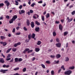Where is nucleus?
Here are the masks:
<instances>
[{
    "label": "nucleus",
    "instance_id": "nucleus-48",
    "mask_svg": "<svg viewBox=\"0 0 75 75\" xmlns=\"http://www.w3.org/2000/svg\"><path fill=\"white\" fill-rule=\"evenodd\" d=\"M56 41L57 42H59V39L58 38H57L56 39Z\"/></svg>",
    "mask_w": 75,
    "mask_h": 75
},
{
    "label": "nucleus",
    "instance_id": "nucleus-26",
    "mask_svg": "<svg viewBox=\"0 0 75 75\" xmlns=\"http://www.w3.org/2000/svg\"><path fill=\"white\" fill-rule=\"evenodd\" d=\"M46 18H48V17H50V13H47L46 15Z\"/></svg>",
    "mask_w": 75,
    "mask_h": 75
},
{
    "label": "nucleus",
    "instance_id": "nucleus-58",
    "mask_svg": "<svg viewBox=\"0 0 75 75\" xmlns=\"http://www.w3.org/2000/svg\"><path fill=\"white\" fill-rule=\"evenodd\" d=\"M10 59H11L10 58H8L6 59V61H9V60H10Z\"/></svg>",
    "mask_w": 75,
    "mask_h": 75
},
{
    "label": "nucleus",
    "instance_id": "nucleus-12",
    "mask_svg": "<svg viewBox=\"0 0 75 75\" xmlns=\"http://www.w3.org/2000/svg\"><path fill=\"white\" fill-rule=\"evenodd\" d=\"M36 32H39L40 31V28L39 27L36 28L35 29Z\"/></svg>",
    "mask_w": 75,
    "mask_h": 75
},
{
    "label": "nucleus",
    "instance_id": "nucleus-41",
    "mask_svg": "<svg viewBox=\"0 0 75 75\" xmlns=\"http://www.w3.org/2000/svg\"><path fill=\"white\" fill-rule=\"evenodd\" d=\"M22 61V59L21 58H19L18 59V61L19 62H21Z\"/></svg>",
    "mask_w": 75,
    "mask_h": 75
},
{
    "label": "nucleus",
    "instance_id": "nucleus-31",
    "mask_svg": "<svg viewBox=\"0 0 75 75\" xmlns=\"http://www.w3.org/2000/svg\"><path fill=\"white\" fill-rule=\"evenodd\" d=\"M41 65L42 67V68H45V65H44V64H41Z\"/></svg>",
    "mask_w": 75,
    "mask_h": 75
},
{
    "label": "nucleus",
    "instance_id": "nucleus-38",
    "mask_svg": "<svg viewBox=\"0 0 75 75\" xmlns=\"http://www.w3.org/2000/svg\"><path fill=\"white\" fill-rule=\"evenodd\" d=\"M61 68L63 69V70H65V68H64V65H62V67H61Z\"/></svg>",
    "mask_w": 75,
    "mask_h": 75
},
{
    "label": "nucleus",
    "instance_id": "nucleus-40",
    "mask_svg": "<svg viewBox=\"0 0 75 75\" xmlns=\"http://www.w3.org/2000/svg\"><path fill=\"white\" fill-rule=\"evenodd\" d=\"M15 2L16 3V4H15L16 6H18V1H15Z\"/></svg>",
    "mask_w": 75,
    "mask_h": 75
},
{
    "label": "nucleus",
    "instance_id": "nucleus-33",
    "mask_svg": "<svg viewBox=\"0 0 75 75\" xmlns=\"http://www.w3.org/2000/svg\"><path fill=\"white\" fill-rule=\"evenodd\" d=\"M33 50H28V54H29V53H30V52H33Z\"/></svg>",
    "mask_w": 75,
    "mask_h": 75
},
{
    "label": "nucleus",
    "instance_id": "nucleus-55",
    "mask_svg": "<svg viewBox=\"0 0 75 75\" xmlns=\"http://www.w3.org/2000/svg\"><path fill=\"white\" fill-rule=\"evenodd\" d=\"M15 31H16V28H14L12 30L13 33H14V32H15Z\"/></svg>",
    "mask_w": 75,
    "mask_h": 75
},
{
    "label": "nucleus",
    "instance_id": "nucleus-9",
    "mask_svg": "<svg viewBox=\"0 0 75 75\" xmlns=\"http://www.w3.org/2000/svg\"><path fill=\"white\" fill-rule=\"evenodd\" d=\"M0 62L2 64L4 63V59L3 58H0Z\"/></svg>",
    "mask_w": 75,
    "mask_h": 75
},
{
    "label": "nucleus",
    "instance_id": "nucleus-49",
    "mask_svg": "<svg viewBox=\"0 0 75 75\" xmlns=\"http://www.w3.org/2000/svg\"><path fill=\"white\" fill-rule=\"evenodd\" d=\"M51 73L52 75H54V71L52 70L51 72Z\"/></svg>",
    "mask_w": 75,
    "mask_h": 75
},
{
    "label": "nucleus",
    "instance_id": "nucleus-42",
    "mask_svg": "<svg viewBox=\"0 0 75 75\" xmlns=\"http://www.w3.org/2000/svg\"><path fill=\"white\" fill-rule=\"evenodd\" d=\"M34 5H35V3H33L31 5V7H34Z\"/></svg>",
    "mask_w": 75,
    "mask_h": 75
},
{
    "label": "nucleus",
    "instance_id": "nucleus-27",
    "mask_svg": "<svg viewBox=\"0 0 75 75\" xmlns=\"http://www.w3.org/2000/svg\"><path fill=\"white\" fill-rule=\"evenodd\" d=\"M54 62H55V64H59V60H57V61L56 60L54 61Z\"/></svg>",
    "mask_w": 75,
    "mask_h": 75
},
{
    "label": "nucleus",
    "instance_id": "nucleus-52",
    "mask_svg": "<svg viewBox=\"0 0 75 75\" xmlns=\"http://www.w3.org/2000/svg\"><path fill=\"white\" fill-rule=\"evenodd\" d=\"M13 61H14V59L13 58H12V59L10 61V62H13Z\"/></svg>",
    "mask_w": 75,
    "mask_h": 75
},
{
    "label": "nucleus",
    "instance_id": "nucleus-1",
    "mask_svg": "<svg viewBox=\"0 0 75 75\" xmlns=\"http://www.w3.org/2000/svg\"><path fill=\"white\" fill-rule=\"evenodd\" d=\"M17 18V15H14L12 17V18L9 21V23L10 24L13 23L14 22V21H16V19Z\"/></svg>",
    "mask_w": 75,
    "mask_h": 75
},
{
    "label": "nucleus",
    "instance_id": "nucleus-51",
    "mask_svg": "<svg viewBox=\"0 0 75 75\" xmlns=\"http://www.w3.org/2000/svg\"><path fill=\"white\" fill-rule=\"evenodd\" d=\"M30 13H33L34 12L33 11V10H30Z\"/></svg>",
    "mask_w": 75,
    "mask_h": 75
},
{
    "label": "nucleus",
    "instance_id": "nucleus-43",
    "mask_svg": "<svg viewBox=\"0 0 75 75\" xmlns=\"http://www.w3.org/2000/svg\"><path fill=\"white\" fill-rule=\"evenodd\" d=\"M23 72H25L26 71V68H25L23 69Z\"/></svg>",
    "mask_w": 75,
    "mask_h": 75
},
{
    "label": "nucleus",
    "instance_id": "nucleus-6",
    "mask_svg": "<svg viewBox=\"0 0 75 75\" xmlns=\"http://www.w3.org/2000/svg\"><path fill=\"white\" fill-rule=\"evenodd\" d=\"M4 3L6 4V6L7 7H8L9 6H10V3L8 2V1H4Z\"/></svg>",
    "mask_w": 75,
    "mask_h": 75
},
{
    "label": "nucleus",
    "instance_id": "nucleus-23",
    "mask_svg": "<svg viewBox=\"0 0 75 75\" xmlns=\"http://www.w3.org/2000/svg\"><path fill=\"white\" fill-rule=\"evenodd\" d=\"M68 34V32H65L64 33V36H65L66 35H67V34Z\"/></svg>",
    "mask_w": 75,
    "mask_h": 75
},
{
    "label": "nucleus",
    "instance_id": "nucleus-13",
    "mask_svg": "<svg viewBox=\"0 0 75 75\" xmlns=\"http://www.w3.org/2000/svg\"><path fill=\"white\" fill-rule=\"evenodd\" d=\"M30 25L31 26L32 28H34V26H35V25H34V22H31Z\"/></svg>",
    "mask_w": 75,
    "mask_h": 75
},
{
    "label": "nucleus",
    "instance_id": "nucleus-59",
    "mask_svg": "<svg viewBox=\"0 0 75 75\" xmlns=\"http://www.w3.org/2000/svg\"><path fill=\"white\" fill-rule=\"evenodd\" d=\"M21 12L22 13H24L25 12V11L23 10H22L21 11Z\"/></svg>",
    "mask_w": 75,
    "mask_h": 75
},
{
    "label": "nucleus",
    "instance_id": "nucleus-64",
    "mask_svg": "<svg viewBox=\"0 0 75 75\" xmlns=\"http://www.w3.org/2000/svg\"><path fill=\"white\" fill-rule=\"evenodd\" d=\"M18 26H20V25H21V23H18Z\"/></svg>",
    "mask_w": 75,
    "mask_h": 75
},
{
    "label": "nucleus",
    "instance_id": "nucleus-56",
    "mask_svg": "<svg viewBox=\"0 0 75 75\" xmlns=\"http://www.w3.org/2000/svg\"><path fill=\"white\" fill-rule=\"evenodd\" d=\"M23 7V6L21 5H20V6L19 7V8L20 9H21L22 8V7Z\"/></svg>",
    "mask_w": 75,
    "mask_h": 75
},
{
    "label": "nucleus",
    "instance_id": "nucleus-19",
    "mask_svg": "<svg viewBox=\"0 0 75 75\" xmlns=\"http://www.w3.org/2000/svg\"><path fill=\"white\" fill-rule=\"evenodd\" d=\"M69 58L68 57H65V61H66V62H67L69 61Z\"/></svg>",
    "mask_w": 75,
    "mask_h": 75
},
{
    "label": "nucleus",
    "instance_id": "nucleus-47",
    "mask_svg": "<svg viewBox=\"0 0 75 75\" xmlns=\"http://www.w3.org/2000/svg\"><path fill=\"white\" fill-rule=\"evenodd\" d=\"M55 55H51L50 56V57H51V58H54V57H55Z\"/></svg>",
    "mask_w": 75,
    "mask_h": 75
},
{
    "label": "nucleus",
    "instance_id": "nucleus-60",
    "mask_svg": "<svg viewBox=\"0 0 75 75\" xmlns=\"http://www.w3.org/2000/svg\"><path fill=\"white\" fill-rule=\"evenodd\" d=\"M55 23H56V24H59V21H55Z\"/></svg>",
    "mask_w": 75,
    "mask_h": 75
},
{
    "label": "nucleus",
    "instance_id": "nucleus-24",
    "mask_svg": "<svg viewBox=\"0 0 75 75\" xmlns=\"http://www.w3.org/2000/svg\"><path fill=\"white\" fill-rule=\"evenodd\" d=\"M41 44V42L40 41H38V43H37V45H40Z\"/></svg>",
    "mask_w": 75,
    "mask_h": 75
},
{
    "label": "nucleus",
    "instance_id": "nucleus-8",
    "mask_svg": "<svg viewBox=\"0 0 75 75\" xmlns=\"http://www.w3.org/2000/svg\"><path fill=\"white\" fill-rule=\"evenodd\" d=\"M21 44V42H18L16 44H15L14 45L13 47H17V46H18V45H20Z\"/></svg>",
    "mask_w": 75,
    "mask_h": 75
},
{
    "label": "nucleus",
    "instance_id": "nucleus-44",
    "mask_svg": "<svg viewBox=\"0 0 75 75\" xmlns=\"http://www.w3.org/2000/svg\"><path fill=\"white\" fill-rule=\"evenodd\" d=\"M23 29L25 31H27V29L25 27H24L23 28Z\"/></svg>",
    "mask_w": 75,
    "mask_h": 75
},
{
    "label": "nucleus",
    "instance_id": "nucleus-63",
    "mask_svg": "<svg viewBox=\"0 0 75 75\" xmlns=\"http://www.w3.org/2000/svg\"><path fill=\"white\" fill-rule=\"evenodd\" d=\"M3 16H1L0 17V20H3Z\"/></svg>",
    "mask_w": 75,
    "mask_h": 75
},
{
    "label": "nucleus",
    "instance_id": "nucleus-3",
    "mask_svg": "<svg viewBox=\"0 0 75 75\" xmlns=\"http://www.w3.org/2000/svg\"><path fill=\"white\" fill-rule=\"evenodd\" d=\"M31 33H30L29 35H28V38H29V39H28V40L27 39L25 40V42H29V41L31 40Z\"/></svg>",
    "mask_w": 75,
    "mask_h": 75
},
{
    "label": "nucleus",
    "instance_id": "nucleus-34",
    "mask_svg": "<svg viewBox=\"0 0 75 75\" xmlns=\"http://www.w3.org/2000/svg\"><path fill=\"white\" fill-rule=\"evenodd\" d=\"M41 18H42V21H44V16H41Z\"/></svg>",
    "mask_w": 75,
    "mask_h": 75
},
{
    "label": "nucleus",
    "instance_id": "nucleus-4",
    "mask_svg": "<svg viewBox=\"0 0 75 75\" xmlns=\"http://www.w3.org/2000/svg\"><path fill=\"white\" fill-rule=\"evenodd\" d=\"M67 22L68 23H70L71 21H72V20H73V18H71L70 19H69V17H67Z\"/></svg>",
    "mask_w": 75,
    "mask_h": 75
},
{
    "label": "nucleus",
    "instance_id": "nucleus-10",
    "mask_svg": "<svg viewBox=\"0 0 75 75\" xmlns=\"http://www.w3.org/2000/svg\"><path fill=\"white\" fill-rule=\"evenodd\" d=\"M62 28H63V27L61 24H60L59 25V30H60L61 31H62Z\"/></svg>",
    "mask_w": 75,
    "mask_h": 75
},
{
    "label": "nucleus",
    "instance_id": "nucleus-61",
    "mask_svg": "<svg viewBox=\"0 0 75 75\" xmlns=\"http://www.w3.org/2000/svg\"><path fill=\"white\" fill-rule=\"evenodd\" d=\"M61 69H59L58 71V73L59 74V73L61 72Z\"/></svg>",
    "mask_w": 75,
    "mask_h": 75
},
{
    "label": "nucleus",
    "instance_id": "nucleus-17",
    "mask_svg": "<svg viewBox=\"0 0 75 75\" xmlns=\"http://www.w3.org/2000/svg\"><path fill=\"white\" fill-rule=\"evenodd\" d=\"M36 16H37L38 18L39 17V16H38V15L37 14H35L33 16V18H36Z\"/></svg>",
    "mask_w": 75,
    "mask_h": 75
},
{
    "label": "nucleus",
    "instance_id": "nucleus-30",
    "mask_svg": "<svg viewBox=\"0 0 75 75\" xmlns=\"http://www.w3.org/2000/svg\"><path fill=\"white\" fill-rule=\"evenodd\" d=\"M0 38L1 40H4V39H5L6 38L4 37V36H0Z\"/></svg>",
    "mask_w": 75,
    "mask_h": 75
},
{
    "label": "nucleus",
    "instance_id": "nucleus-16",
    "mask_svg": "<svg viewBox=\"0 0 75 75\" xmlns=\"http://www.w3.org/2000/svg\"><path fill=\"white\" fill-rule=\"evenodd\" d=\"M35 23L36 24V25H41L40 23L38 22V21H36L35 22Z\"/></svg>",
    "mask_w": 75,
    "mask_h": 75
},
{
    "label": "nucleus",
    "instance_id": "nucleus-62",
    "mask_svg": "<svg viewBox=\"0 0 75 75\" xmlns=\"http://www.w3.org/2000/svg\"><path fill=\"white\" fill-rule=\"evenodd\" d=\"M16 28L17 30H18V29H20V27L18 26Z\"/></svg>",
    "mask_w": 75,
    "mask_h": 75
},
{
    "label": "nucleus",
    "instance_id": "nucleus-29",
    "mask_svg": "<svg viewBox=\"0 0 75 75\" xmlns=\"http://www.w3.org/2000/svg\"><path fill=\"white\" fill-rule=\"evenodd\" d=\"M19 69H20V68H19V67H17L15 69H14L13 70L14 71H17L18 70H19Z\"/></svg>",
    "mask_w": 75,
    "mask_h": 75
},
{
    "label": "nucleus",
    "instance_id": "nucleus-5",
    "mask_svg": "<svg viewBox=\"0 0 75 75\" xmlns=\"http://www.w3.org/2000/svg\"><path fill=\"white\" fill-rule=\"evenodd\" d=\"M56 47H58V48H60L61 47V43H56L55 44Z\"/></svg>",
    "mask_w": 75,
    "mask_h": 75
},
{
    "label": "nucleus",
    "instance_id": "nucleus-46",
    "mask_svg": "<svg viewBox=\"0 0 75 75\" xmlns=\"http://www.w3.org/2000/svg\"><path fill=\"white\" fill-rule=\"evenodd\" d=\"M11 57V54H8V55L7 56V58H8Z\"/></svg>",
    "mask_w": 75,
    "mask_h": 75
},
{
    "label": "nucleus",
    "instance_id": "nucleus-20",
    "mask_svg": "<svg viewBox=\"0 0 75 75\" xmlns=\"http://www.w3.org/2000/svg\"><path fill=\"white\" fill-rule=\"evenodd\" d=\"M53 37H55L57 35V33L55 32H54L53 33Z\"/></svg>",
    "mask_w": 75,
    "mask_h": 75
},
{
    "label": "nucleus",
    "instance_id": "nucleus-15",
    "mask_svg": "<svg viewBox=\"0 0 75 75\" xmlns=\"http://www.w3.org/2000/svg\"><path fill=\"white\" fill-rule=\"evenodd\" d=\"M61 57V55L60 54H57L56 56V57L57 59Z\"/></svg>",
    "mask_w": 75,
    "mask_h": 75
},
{
    "label": "nucleus",
    "instance_id": "nucleus-22",
    "mask_svg": "<svg viewBox=\"0 0 75 75\" xmlns=\"http://www.w3.org/2000/svg\"><path fill=\"white\" fill-rule=\"evenodd\" d=\"M45 62L46 63V64H51V62H50V60L46 61Z\"/></svg>",
    "mask_w": 75,
    "mask_h": 75
},
{
    "label": "nucleus",
    "instance_id": "nucleus-32",
    "mask_svg": "<svg viewBox=\"0 0 75 75\" xmlns=\"http://www.w3.org/2000/svg\"><path fill=\"white\" fill-rule=\"evenodd\" d=\"M11 49H12V48H10L8 49V50H7V53H8V52H10V51H11Z\"/></svg>",
    "mask_w": 75,
    "mask_h": 75
},
{
    "label": "nucleus",
    "instance_id": "nucleus-14",
    "mask_svg": "<svg viewBox=\"0 0 75 75\" xmlns=\"http://www.w3.org/2000/svg\"><path fill=\"white\" fill-rule=\"evenodd\" d=\"M29 50H30V49L26 48L23 51V54H25V52H26V51H29Z\"/></svg>",
    "mask_w": 75,
    "mask_h": 75
},
{
    "label": "nucleus",
    "instance_id": "nucleus-21",
    "mask_svg": "<svg viewBox=\"0 0 75 75\" xmlns=\"http://www.w3.org/2000/svg\"><path fill=\"white\" fill-rule=\"evenodd\" d=\"M35 37V34L34 33H33L32 35L31 36V38H34Z\"/></svg>",
    "mask_w": 75,
    "mask_h": 75
},
{
    "label": "nucleus",
    "instance_id": "nucleus-7",
    "mask_svg": "<svg viewBox=\"0 0 75 75\" xmlns=\"http://www.w3.org/2000/svg\"><path fill=\"white\" fill-rule=\"evenodd\" d=\"M8 70L6 69V70H3V69H1L0 70V72H3V74H5L6 73V72L7 71H8Z\"/></svg>",
    "mask_w": 75,
    "mask_h": 75
},
{
    "label": "nucleus",
    "instance_id": "nucleus-36",
    "mask_svg": "<svg viewBox=\"0 0 75 75\" xmlns=\"http://www.w3.org/2000/svg\"><path fill=\"white\" fill-rule=\"evenodd\" d=\"M4 4L3 3H0V8L1 7H3L4 6Z\"/></svg>",
    "mask_w": 75,
    "mask_h": 75
},
{
    "label": "nucleus",
    "instance_id": "nucleus-45",
    "mask_svg": "<svg viewBox=\"0 0 75 75\" xmlns=\"http://www.w3.org/2000/svg\"><path fill=\"white\" fill-rule=\"evenodd\" d=\"M20 34H21V33H16V35H20Z\"/></svg>",
    "mask_w": 75,
    "mask_h": 75
},
{
    "label": "nucleus",
    "instance_id": "nucleus-53",
    "mask_svg": "<svg viewBox=\"0 0 75 75\" xmlns=\"http://www.w3.org/2000/svg\"><path fill=\"white\" fill-rule=\"evenodd\" d=\"M66 48H67V47H68V43H66Z\"/></svg>",
    "mask_w": 75,
    "mask_h": 75
},
{
    "label": "nucleus",
    "instance_id": "nucleus-54",
    "mask_svg": "<svg viewBox=\"0 0 75 75\" xmlns=\"http://www.w3.org/2000/svg\"><path fill=\"white\" fill-rule=\"evenodd\" d=\"M1 56L3 57V58H5V56L3 54V53H1Z\"/></svg>",
    "mask_w": 75,
    "mask_h": 75
},
{
    "label": "nucleus",
    "instance_id": "nucleus-50",
    "mask_svg": "<svg viewBox=\"0 0 75 75\" xmlns=\"http://www.w3.org/2000/svg\"><path fill=\"white\" fill-rule=\"evenodd\" d=\"M6 18H7V19H9V18H10V16H8V15H7L6 16Z\"/></svg>",
    "mask_w": 75,
    "mask_h": 75
},
{
    "label": "nucleus",
    "instance_id": "nucleus-39",
    "mask_svg": "<svg viewBox=\"0 0 75 75\" xmlns=\"http://www.w3.org/2000/svg\"><path fill=\"white\" fill-rule=\"evenodd\" d=\"M75 11H74L71 12L72 15H75Z\"/></svg>",
    "mask_w": 75,
    "mask_h": 75
},
{
    "label": "nucleus",
    "instance_id": "nucleus-57",
    "mask_svg": "<svg viewBox=\"0 0 75 75\" xmlns=\"http://www.w3.org/2000/svg\"><path fill=\"white\" fill-rule=\"evenodd\" d=\"M38 3H39V4L42 3V1H38Z\"/></svg>",
    "mask_w": 75,
    "mask_h": 75
},
{
    "label": "nucleus",
    "instance_id": "nucleus-18",
    "mask_svg": "<svg viewBox=\"0 0 75 75\" xmlns=\"http://www.w3.org/2000/svg\"><path fill=\"white\" fill-rule=\"evenodd\" d=\"M35 51L36 52H38L40 51V48H36L35 49Z\"/></svg>",
    "mask_w": 75,
    "mask_h": 75
},
{
    "label": "nucleus",
    "instance_id": "nucleus-37",
    "mask_svg": "<svg viewBox=\"0 0 75 75\" xmlns=\"http://www.w3.org/2000/svg\"><path fill=\"white\" fill-rule=\"evenodd\" d=\"M74 68L75 67H74L73 66L72 67H69V69H74Z\"/></svg>",
    "mask_w": 75,
    "mask_h": 75
},
{
    "label": "nucleus",
    "instance_id": "nucleus-2",
    "mask_svg": "<svg viewBox=\"0 0 75 75\" xmlns=\"http://www.w3.org/2000/svg\"><path fill=\"white\" fill-rule=\"evenodd\" d=\"M72 73V71L70 70H68L64 72V74L65 75H69L71 74Z\"/></svg>",
    "mask_w": 75,
    "mask_h": 75
},
{
    "label": "nucleus",
    "instance_id": "nucleus-11",
    "mask_svg": "<svg viewBox=\"0 0 75 75\" xmlns=\"http://www.w3.org/2000/svg\"><path fill=\"white\" fill-rule=\"evenodd\" d=\"M26 24L28 26H30V21L28 19H27Z\"/></svg>",
    "mask_w": 75,
    "mask_h": 75
},
{
    "label": "nucleus",
    "instance_id": "nucleus-28",
    "mask_svg": "<svg viewBox=\"0 0 75 75\" xmlns=\"http://www.w3.org/2000/svg\"><path fill=\"white\" fill-rule=\"evenodd\" d=\"M12 50L13 51V52H16L17 50V49L16 48H13L12 49Z\"/></svg>",
    "mask_w": 75,
    "mask_h": 75
},
{
    "label": "nucleus",
    "instance_id": "nucleus-35",
    "mask_svg": "<svg viewBox=\"0 0 75 75\" xmlns=\"http://www.w3.org/2000/svg\"><path fill=\"white\" fill-rule=\"evenodd\" d=\"M7 45V42H4L3 43V46H6Z\"/></svg>",
    "mask_w": 75,
    "mask_h": 75
},
{
    "label": "nucleus",
    "instance_id": "nucleus-25",
    "mask_svg": "<svg viewBox=\"0 0 75 75\" xmlns=\"http://www.w3.org/2000/svg\"><path fill=\"white\" fill-rule=\"evenodd\" d=\"M18 61V58H15V62H17Z\"/></svg>",
    "mask_w": 75,
    "mask_h": 75
}]
</instances>
